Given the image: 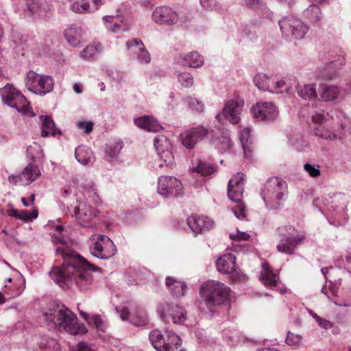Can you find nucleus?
I'll list each match as a JSON object with an SVG mask.
<instances>
[{
	"mask_svg": "<svg viewBox=\"0 0 351 351\" xmlns=\"http://www.w3.org/2000/svg\"><path fill=\"white\" fill-rule=\"evenodd\" d=\"M63 226L56 225L52 235L53 241L61 244L56 252L64 258L60 267H54L50 272L51 278L60 287L66 288L74 282L81 291L90 289L94 285L93 271L95 266L88 263L83 257L66 248V239L62 235Z\"/></svg>",
	"mask_w": 351,
	"mask_h": 351,
	"instance_id": "f257e3e1",
	"label": "nucleus"
},
{
	"mask_svg": "<svg viewBox=\"0 0 351 351\" xmlns=\"http://www.w3.org/2000/svg\"><path fill=\"white\" fill-rule=\"evenodd\" d=\"M311 125L315 136L326 141L342 138L349 132L344 125H335L330 114L322 108L313 109L311 112Z\"/></svg>",
	"mask_w": 351,
	"mask_h": 351,
	"instance_id": "f03ea898",
	"label": "nucleus"
},
{
	"mask_svg": "<svg viewBox=\"0 0 351 351\" xmlns=\"http://www.w3.org/2000/svg\"><path fill=\"white\" fill-rule=\"evenodd\" d=\"M44 320L52 326L71 335L85 333L86 330L77 322V317L69 308L55 302L51 304L43 314Z\"/></svg>",
	"mask_w": 351,
	"mask_h": 351,
	"instance_id": "7ed1b4c3",
	"label": "nucleus"
},
{
	"mask_svg": "<svg viewBox=\"0 0 351 351\" xmlns=\"http://www.w3.org/2000/svg\"><path fill=\"white\" fill-rule=\"evenodd\" d=\"M287 184L280 178L267 180L261 191V197L268 209H278L283 204L287 195Z\"/></svg>",
	"mask_w": 351,
	"mask_h": 351,
	"instance_id": "20e7f679",
	"label": "nucleus"
},
{
	"mask_svg": "<svg viewBox=\"0 0 351 351\" xmlns=\"http://www.w3.org/2000/svg\"><path fill=\"white\" fill-rule=\"evenodd\" d=\"M230 289L216 280H208L201 287L200 293L204 304L212 311V307L224 304L229 300Z\"/></svg>",
	"mask_w": 351,
	"mask_h": 351,
	"instance_id": "39448f33",
	"label": "nucleus"
},
{
	"mask_svg": "<svg viewBox=\"0 0 351 351\" xmlns=\"http://www.w3.org/2000/svg\"><path fill=\"white\" fill-rule=\"evenodd\" d=\"M277 232L280 238L276 245L278 251L290 255L294 253L298 245L302 243L305 238L291 226H280L277 229Z\"/></svg>",
	"mask_w": 351,
	"mask_h": 351,
	"instance_id": "423d86ee",
	"label": "nucleus"
},
{
	"mask_svg": "<svg viewBox=\"0 0 351 351\" xmlns=\"http://www.w3.org/2000/svg\"><path fill=\"white\" fill-rule=\"evenodd\" d=\"M2 100L11 108H16L21 114H27L31 111L29 102L22 93L12 85L7 84L1 90Z\"/></svg>",
	"mask_w": 351,
	"mask_h": 351,
	"instance_id": "0eeeda50",
	"label": "nucleus"
},
{
	"mask_svg": "<svg viewBox=\"0 0 351 351\" xmlns=\"http://www.w3.org/2000/svg\"><path fill=\"white\" fill-rule=\"evenodd\" d=\"M25 86L32 93L43 96L52 91L53 80L49 75H39L29 71L25 78Z\"/></svg>",
	"mask_w": 351,
	"mask_h": 351,
	"instance_id": "6e6552de",
	"label": "nucleus"
},
{
	"mask_svg": "<svg viewBox=\"0 0 351 351\" xmlns=\"http://www.w3.org/2000/svg\"><path fill=\"white\" fill-rule=\"evenodd\" d=\"M349 199L348 197L343 193H337L328 194L325 197H318L313 201L314 207L319 210L326 209L331 212L335 210L344 211L347 207Z\"/></svg>",
	"mask_w": 351,
	"mask_h": 351,
	"instance_id": "1a4fd4ad",
	"label": "nucleus"
},
{
	"mask_svg": "<svg viewBox=\"0 0 351 351\" xmlns=\"http://www.w3.org/2000/svg\"><path fill=\"white\" fill-rule=\"evenodd\" d=\"M278 23L282 34L287 38L302 39L308 30L306 24L293 16L285 17Z\"/></svg>",
	"mask_w": 351,
	"mask_h": 351,
	"instance_id": "9d476101",
	"label": "nucleus"
},
{
	"mask_svg": "<svg viewBox=\"0 0 351 351\" xmlns=\"http://www.w3.org/2000/svg\"><path fill=\"white\" fill-rule=\"evenodd\" d=\"M90 253L101 259H107L116 253L117 249L114 243L106 235L93 237L89 245Z\"/></svg>",
	"mask_w": 351,
	"mask_h": 351,
	"instance_id": "9b49d317",
	"label": "nucleus"
},
{
	"mask_svg": "<svg viewBox=\"0 0 351 351\" xmlns=\"http://www.w3.org/2000/svg\"><path fill=\"white\" fill-rule=\"evenodd\" d=\"M157 191L165 198L182 196L183 186L180 180L173 176H162L158 180Z\"/></svg>",
	"mask_w": 351,
	"mask_h": 351,
	"instance_id": "f8f14e48",
	"label": "nucleus"
},
{
	"mask_svg": "<svg viewBox=\"0 0 351 351\" xmlns=\"http://www.w3.org/2000/svg\"><path fill=\"white\" fill-rule=\"evenodd\" d=\"M243 107V102L242 101L236 99H230L225 103L222 112L217 114L215 119L221 122L223 118L232 124H238L241 119Z\"/></svg>",
	"mask_w": 351,
	"mask_h": 351,
	"instance_id": "ddd939ff",
	"label": "nucleus"
},
{
	"mask_svg": "<svg viewBox=\"0 0 351 351\" xmlns=\"http://www.w3.org/2000/svg\"><path fill=\"white\" fill-rule=\"evenodd\" d=\"M157 311L165 321L171 319L174 324H181L186 319L185 310L178 305L173 306L163 302L158 305Z\"/></svg>",
	"mask_w": 351,
	"mask_h": 351,
	"instance_id": "4468645a",
	"label": "nucleus"
},
{
	"mask_svg": "<svg viewBox=\"0 0 351 351\" xmlns=\"http://www.w3.org/2000/svg\"><path fill=\"white\" fill-rule=\"evenodd\" d=\"M69 212L81 226L85 227L90 226L91 221L98 215L96 209L84 202H80L78 206L71 208Z\"/></svg>",
	"mask_w": 351,
	"mask_h": 351,
	"instance_id": "2eb2a0df",
	"label": "nucleus"
},
{
	"mask_svg": "<svg viewBox=\"0 0 351 351\" xmlns=\"http://www.w3.org/2000/svg\"><path fill=\"white\" fill-rule=\"evenodd\" d=\"M154 147L160 159L167 167H171L174 163L173 145L171 141L164 135H158L154 141Z\"/></svg>",
	"mask_w": 351,
	"mask_h": 351,
	"instance_id": "dca6fc26",
	"label": "nucleus"
},
{
	"mask_svg": "<svg viewBox=\"0 0 351 351\" xmlns=\"http://www.w3.org/2000/svg\"><path fill=\"white\" fill-rule=\"evenodd\" d=\"M250 110L256 119L262 121H272L278 116L277 108L272 102H257Z\"/></svg>",
	"mask_w": 351,
	"mask_h": 351,
	"instance_id": "f3484780",
	"label": "nucleus"
},
{
	"mask_svg": "<svg viewBox=\"0 0 351 351\" xmlns=\"http://www.w3.org/2000/svg\"><path fill=\"white\" fill-rule=\"evenodd\" d=\"M208 129L198 125L190 128L180 134V140L182 145L189 149L193 148L198 141L203 139L208 134Z\"/></svg>",
	"mask_w": 351,
	"mask_h": 351,
	"instance_id": "a211bd4d",
	"label": "nucleus"
},
{
	"mask_svg": "<svg viewBox=\"0 0 351 351\" xmlns=\"http://www.w3.org/2000/svg\"><path fill=\"white\" fill-rule=\"evenodd\" d=\"M152 19L159 25H173L178 22L176 12L167 6L157 7L152 13Z\"/></svg>",
	"mask_w": 351,
	"mask_h": 351,
	"instance_id": "6ab92c4d",
	"label": "nucleus"
},
{
	"mask_svg": "<svg viewBox=\"0 0 351 351\" xmlns=\"http://www.w3.org/2000/svg\"><path fill=\"white\" fill-rule=\"evenodd\" d=\"M128 51L134 55L141 64H147L151 60L149 52L145 49L143 42L138 38H134L126 43Z\"/></svg>",
	"mask_w": 351,
	"mask_h": 351,
	"instance_id": "aec40b11",
	"label": "nucleus"
},
{
	"mask_svg": "<svg viewBox=\"0 0 351 351\" xmlns=\"http://www.w3.org/2000/svg\"><path fill=\"white\" fill-rule=\"evenodd\" d=\"M244 177L243 173H238L229 181L228 195L234 202H239L243 197Z\"/></svg>",
	"mask_w": 351,
	"mask_h": 351,
	"instance_id": "412c9836",
	"label": "nucleus"
},
{
	"mask_svg": "<svg viewBox=\"0 0 351 351\" xmlns=\"http://www.w3.org/2000/svg\"><path fill=\"white\" fill-rule=\"evenodd\" d=\"M106 28L113 33L125 32L129 29L127 19L122 15H108L103 18Z\"/></svg>",
	"mask_w": 351,
	"mask_h": 351,
	"instance_id": "4be33fe9",
	"label": "nucleus"
},
{
	"mask_svg": "<svg viewBox=\"0 0 351 351\" xmlns=\"http://www.w3.org/2000/svg\"><path fill=\"white\" fill-rule=\"evenodd\" d=\"M187 224L195 235L213 227L214 222L207 217L192 215L187 219Z\"/></svg>",
	"mask_w": 351,
	"mask_h": 351,
	"instance_id": "5701e85b",
	"label": "nucleus"
},
{
	"mask_svg": "<svg viewBox=\"0 0 351 351\" xmlns=\"http://www.w3.org/2000/svg\"><path fill=\"white\" fill-rule=\"evenodd\" d=\"M341 95V89L336 85L321 83L318 88V100L324 102H334Z\"/></svg>",
	"mask_w": 351,
	"mask_h": 351,
	"instance_id": "b1692460",
	"label": "nucleus"
},
{
	"mask_svg": "<svg viewBox=\"0 0 351 351\" xmlns=\"http://www.w3.org/2000/svg\"><path fill=\"white\" fill-rule=\"evenodd\" d=\"M149 341L154 348L158 351H171L172 346L170 343L166 342V336L161 332L155 329L150 332L149 335Z\"/></svg>",
	"mask_w": 351,
	"mask_h": 351,
	"instance_id": "393cba45",
	"label": "nucleus"
},
{
	"mask_svg": "<svg viewBox=\"0 0 351 351\" xmlns=\"http://www.w3.org/2000/svg\"><path fill=\"white\" fill-rule=\"evenodd\" d=\"M296 85H298V80L294 77L274 80V88L272 93H282L285 92L292 93Z\"/></svg>",
	"mask_w": 351,
	"mask_h": 351,
	"instance_id": "a878e982",
	"label": "nucleus"
},
{
	"mask_svg": "<svg viewBox=\"0 0 351 351\" xmlns=\"http://www.w3.org/2000/svg\"><path fill=\"white\" fill-rule=\"evenodd\" d=\"M236 257L229 253L219 257L216 262L217 270L221 273L230 274L235 271Z\"/></svg>",
	"mask_w": 351,
	"mask_h": 351,
	"instance_id": "bb28decb",
	"label": "nucleus"
},
{
	"mask_svg": "<svg viewBox=\"0 0 351 351\" xmlns=\"http://www.w3.org/2000/svg\"><path fill=\"white\" fill-rule=\"evenodd\" d=\"M22 185L27 186L36 180L41 173L36 165L29 163L21 171Z\"/></svg>",
	"mask_w": 351,
	"mask_h": 351,
	"instance_id": "cd10ccee",
	"label": "nucleus"
},
{
	"mask_svg": "<svg viewBox=\"0 0 351 351\" xmlns=\"http://www.w3.org/2000/svg\"><path fill=\"white\" fill-rule=\"evenodd\" d=\"M134 123L138 128L152 132H159L160 125L151 116H143L134 119Z\"/></svg>",
	"mask_w": 351,
	"mask_h": 351,
	"instance_id": "c85d7f7f",
	"label": "nucleus"
},
{
	"mask_svg": "<svg viewBox=\"0 0 351 351\" xmlns=\"http://www.w3.org/2000/svg\"><path fill=\"white\" fill-rule=\"evenodd\" d=\"M295 89L298 95L305 100H318V91H317L315 84H308L304 85H296Z\"/></svg>",
	"mask_w": 351,
	"mask_h": 351,
	"instance_id": "c756f323",
	"label": "nucleus"
},
{
	"mask_svg": "<svg viewBox=\"0 0 351 351\" xmlns=\"http://www.w3.org/2000/svg\"><path fill=\"white\" fill-rule=\"evenodd\" d=\"M178 62L184 66L198 68L203 65L204 60L197 51H191L181 56Z\"/></svg>",
	"mask_w": 351,
	"mask_h": 351,
	"instance_id": "7c9ffc66",
	"label": "nucleus"
},
{
	"mask_svg": "<svg viewBox=\"0 0 351 351\" xmlns=\"http://www.w3.org/2000/svg\"><path fill=\"white\" fill-rule=\"evenodd\" d=\"M345 64L344 59H339V62L334 61L327 64L320 71L319 77L326 80H331L335 78L339 74V70L336 68L337 65Z\"/></svg>",
	"mask_w": 351,
	"mask_h": 351,
	"instance_id": "2f4dec72",
	"label": "nucleus"
},
{
	"mask_svg": "<svg viewBox=\"0 0 351 351\" xmlns=\"http://www.w3.org/2000/svg\"><path fill=\"white\" fill-rule=\"evenodd\" d=\"M166 286L170 291L171 295L176 298L184 295L186 291V286L184 282L171 277L166 278Z\"/></svg>",
	"mask_w": 351,
	"mask_h": 351,
	"instance_id": "473e14b6",
	"label": "nucleus"
},
{
	"mask_svg": "<svg viewBox=\"0 0 351 351\" xmlns=\"http://www.w3.org/2000/svg\"><path fill=\"white\" fill-rule=\"evenodd\" d=\"M41 136L47 137L49 135L60 134V131L56 128L53 119L49 116H41Z\"/></svg>",
	"mask_w": 351,
	"mask_h": 351,
	"instance_id": "72a5a7b5",
	"label": "nucleus"
},
{
	"mask_svg": "<svg viewBox=\"0 0 351 351\" xmlns=\"http://www.w3.org/2000/svg\"><path fill=\"white\" fill-rule=\"evenodd\" d=\"M254 83L259 90L272 93L274 88V80L265 73H258L254 77Z\"/></svg>",
	"mask_w": 351,
	"mask_h": 351,
	"instance_id": "f704fd0d",
	"label": "nucleus"
},
{
	"mask_svg": "<svg viewBox=\"0 0 351 351\" xmlns=\"http://www.w3.org/2000/svg\"><path fill=\"white\" fill-rule=\"evenodd\" d=\"M75 156L77 160L83 165L91 164L94 160L92 151L85 146L77 147L75 152Z\"/></svg>",
	"mask_w": 351,
	"mask_h": 351,
	"instance_id": "c9c22d12",
	"label": "nucleus"
},
{
	"mask_svg": "<svg viewBox=\"0 0 351 351\" xmlns=\"http://www.w3.org/2000/svg\"><path fill=\"white\" fill-rule=\"evenodd\" d=\"M83 32L80 27L71 26L65 29L64 36L71 46L76 47L80 43Z\"/></svg>",
	"mask_w": 351,
	"mask_h": 351,
	"instance_id": "e433bc0d",
	"label": "nucleus"
},
{
	"mask_svg": "<svg viewBox=\"0 0 351 351\" xmlns=\"http://www.w3.org/2000/svg\"><path fill=\"white\" fill-rule=\"evenodd\" d=\"M260 279L265 285L273 287L277 285L276 275L267 263L262 264Z\"/></svg>",
	"mask_w": 351,
	"mask_h": 351,
	"instance_id": "4c0bfd02",
	"label": "nucleus"
},
{
	"mask_svg": "<svg viewBox=\"0 0 351 351\" xmlns=\"http://www.w3.org/2000/svg\"><path fill=\"white\" fill-rule=\"evenodd\" d=\"M303 15L306 19L313 24L319 23L322 19L320 8L314 3L304 11Z\"/></svg>",
	"mask_w": 351,
	"mask_h": 351,
	"instance_id": "58836bf2",
	"label": "nucleus"
},
{
	"mask_svg": "<svg viewBox=\"0 0 351 351\" xmlns=\"http://www.w3.org/2000/svg\"><path fill=\"white\" fill-rule=\"evenodd\" d=\"M215 171V169L213 165L204 160L197 161V163L193 165L191 167L192 173H197L204 177L211 175Z\"/></svg>",
	"mask_w": 351,
	"mask_h": 351,
	"instance_id": "ea45409f",
	"label": "nucleus"
},
{
	"mask_svg": "<svg viewBox=\"0 0 351 351\" xmlns=\"http://www.w3.org/2000/svg\"><path fill=\"white\" fill-rule=\"evenodd\" d=\"M130 322L136 326H143L148 324L149 319L146 311L138 308L132 313Z\"/></svg>",
	"mask_w": 351,
	"mask_h": 351,
	"instance_id": "a19ab883",
	"label": "nucleus"
},
{
	"mask_svg": "<svg viewBox=\"0 0 351 351\" xmlns=\"http://www.w3.org/2000/svg\"><path fill=\"white\" fill-rule=\"evenodd\" d=\"M82 193L86 198L89 199L93 203H99V198L97 193V189L93 182L90 181L84 184Z\"/></svg>",
	"mask_w": 351,
	"mask_h": 351,
	"instance_id": "79ce46f5",
	"label": "nucleus"
},
{
	"mask_svg": "<svg viewBox=\"0 0 351 351\" xmlns=\"http://www.w3.org/2000/svg\"><path fill=\"white\" fill-rule=\"evenodd\" d=\"M102 49V46L100 43H95L86 46L84 50L80 53V57L84 59H90L95 56Z\"/></svg>",
	"mask_w": 351,
	"mask_h": 351,
	"instance_id": "37998d69",
	"label": "nucleus"
},
{
	"mask_svg": "<svg viewBox=\"0 0 351 351\" xmlns=\"http://www.w3.org/2000/svg\"><path fill=\"white\" fill-rule=\"evenodd\" d=\"M184 101L191 110L202 112L204 110V103L196 97L188 96L184 99Z\"/></svg>",
	"mask_w": 351,
	"mask_h": 351,
	"instance_id": "c03bdc74",
	"label": "nucleus"
},
{
	"mask_svg": "<svg viewBox=\"0 0 351 351\" xmlns=\"http://www.w3.org/2000/svg\"><path fill=\"white\" fill-rule=\"evenodd\" d=\"M70 8L75 13L90 12V4L86 0H74L71 3Z\"/></svg>",
	"mask_w": 351,
	"mask_h": 351,
	"instance_id": "a18cd8bd",
	"label": "nucleus"
},
{
	"mask_svg": "<svg viewBox=\"0 0 351 351\" xmlns=\"http://www.w3.org/2000/svg\"><path fill=\"white\" fill-rule=\"evenodd\" d=\"M27 154L29 156L33 161L39 160L43 158V150L41 147L36 143H34L27 148Z\"/></svg>",
	"mask_w": 351,
	"mask_h": 351,
	"instance_id": "49530a36",
	"label": "nucleus"
},
{
	"mask_svg": "<svg viewBox=\"0 0 351 351\" xmlns=\"http://www.w3.org/2000/svg\"><path fill=\"white\" fill-rule=\"evenodd\" d=\"M199 3L204 10L218 12L222 10V7L217 0H200Z\"/></svg>",
	"mask_w": 351,
	"mask_h": 351,
	"instance_id": "de8ad7c7",
	"label": "nucleus"
},
{
	"mask_svg": "<svg viewBox=\"0 0 351 351\" xmlns=\"http://www.w3.org/2000/svg\"><path fill=\"white\" fill-rule=\"evenodd\" d=\"M123 148L122 142H114L107 145L106 149V154L111 158L117 157Z\"/></svg>",
	"mask_w": 351,
	"mask_h": 351,
	"instance_id": "09e8293b",
	"label": "nucleus"
},
{
	"mask_svg": "<svg viewBox=\"0 0 351 351\" xmlns=\"http://www.w3.org/2000/svg\"><path fill=\"white\" fill-rule=\"evenodd\" d=\"M166 342H169L171 346H173L171 351H174L175 350L178 349L179 346H180L182 340L180 337L175 332L172 331H167Z\"/></svg>",
	"mask_w": 351,
	"mask_h": 351,
	"instance_id": "8fccbe9b",
	"label": "nucleus"
},
{
	"mask_svg": "<svg viewBox=\"0 0 351 351\" xmlns=\"http://www.w3.org/2000/svg\"><path fill=\"white\" fill-rule=\"evenodd\" d=\"M89 323H92L99 330L104 332L108 327L106 322L98 315H92Z\"/></svg>",
	"mask_w": 351,
	"mask_h": 351,
	"instance_id": "3c124183",
	"label": "nucleus"
},
{
	"mask_svg": "<svg viewBox=\"0 0 351 351\" xmlns=\"http://www.w3.org/2000/svg\"><path fill=\"white\" fill-rule=\"evenodd\" d=\"M178 80L180 84L185 88H190L193 84V77L189 73H180L178 75Z\"/></svg>",
	"mask_w": 351,
	"mask_h": 351,
	"instance_id": "603ef678",
	"label": "nucleus"
},
{
	"mask_svg": "<svg viewBox=\"0 0 351 351\" xmlns=\"http://www.w3.org/2000/svg\"><path fill=\"white\" fill-rule=\"evenodd\" d=\"M291 144L298 151H301L307 145L306 141L300 134H298L295 137L289 138Z\"/></svg>",
	"mask_w": 351,
	"mask_h": 351,
	"instance_id": "864d4df0",
	"label": "nucleus"
},
{
	"mask_svg": "<svg viewBox=\"0 0 351 351\" xmlns=\"http://www.w3.org/2000/svg\"><path fill=\"white\" fill-rule=\"evenodd\" d=\"M19 216L18 219H20L24 221H32L37 218L38 213L36 209H33L31 211H28L26 210H23L19 211Z\"/></svg>",
	"mask_w": 351,
	"mask_h": 351,
	"instance_id": "5fc2aeb1",
	"label": "nucleus"
},
{
	"mask_svg": "<svg viewBox=\"0 0 351 351\" xmlns=\"http://www.w3.org/2000/svg\"><path fill=\"white\" fill-rule=\"evenodd\" d=\"M250 129L249 128H243L240 132V141L241 142L244 154L247 155V144L250 134Z\"/></svg>",
	"mask_w": 351,
	"mask_h": 351,
	"instance_id": "6e6d98bb",
	"label": "nucleus"
},
{
	"mask_svg": "<svg viewBox=\"0 0 351 351\" xmlns=\"http://www.w3.org/2000/svg\"><path fill=\"white\" fill-rule=\"evenodd\" d=\"M237 204L233 208V212L235 217L239 219L245 218V206L241 201L237 202Z\"/></svg>",
	"mask_w": 351,
	"mask_h": 351,
	"instance_id": "4d7b16f0",
	"label": "nucleus"
},
{
	"mask_svg": "<svg viewBox=\"0 0 351 351\" xmlns=\"http://www.w3.org/2000/svg\"><path fill=\"white\" fill-rule=\"evenodd\" d=\"M305 171L312 178H317L320 175L319 166H315L309 163H306L304 166Z\"/></svg>",
	"mask_w": 351,
	"mask_h": 351,
	"instance_id": "13d9d810",
	"label": "nucleus"
},
{
	"mask_svg": "<svg viewBox=\"0 0 351 351\" xmlns=\"http://www.w3.org/2000/svg\"><path fill=\"white\" fill-rule=\"evenodd\" d=\"M301 340L302 337L300 335H296L291 332H287L286 343L289 346H298Z\"/></svg>",
	"mask_w": 351,
	"mask_h": 351,
	"instance_id": "bf43d9fd",
	"label": "nucleus"
},
{
	"mask_svg": "<svg viewBox=\"0 0 351 351\" xmlns=\"http://www.w3.org/2000/svg\"><path fill=\"white\" fill-rule=\"evenodd\" d=\"M312 316L322 328L328 330L332 328L333 323L332 322L323 319L315 313L312 314Z\"/></svg>",
	"mask_w": 351,
	"mask_h": 351,
	"instance_id": "052dcab7",
	"label": "nucleus"
},
{
	"mask_svg": "<svg viewBox=\"0 0 351 351\" xmlns=\"http://www.w3.org/2000/svg\"><path fill=\"white\" fill-rule=\"evenodd\" d=\"M42 351H60V345L55 339H49L47 341L46 344L42 347Z\"/></svg>",
	"mask_w": 351,
	"mask_h": 351,
	"instance_id": "680f3d73",
	"label": "nucleus"
},
{
	"mask_svg": "<svg viewBox=\"0 0 351 351\" xmlns=\"http://www.w3.org/2000/svg\"><path fill=\"white\" fill-rule=\"evenodd\" d=\"M230 238L236 241H247L250 238V234L245 232L237 230L236 232L230 234Z\"/></svg>",
	"mask_w": 351,
	"mask_h": 351,
	"instance_id": "e2e57ef3",
	"label": "nucleus"
},
{
	"mask_svg": "<svg viewBox=\"0 0 351 351\" xmlns=\"http://www.w3.org/2000/svg\"><path fill=\"white\" fill-rule=\"evenodd\" d=\"M245 5L251 8L256 10H264L265 5L261 0H245Z\"/></svg>",
	"mask_w": 351,
	"mask_h": 351,
	"instance_id": "0e129e2a",
	"label": "nucleus"
},
{
	"mask_svg": "<svg viewBox=\"0 0 351 351\" xmlns=\"http://www.w3.org/2000/svg\"><path fill=\"white\" fill-rule=\"evenodd\" d=\"M77 127L82 130L86 134H89L93 128V123L91 121H80L76 124Z\"/></svg>",
	"mask_w": 351,
	"mask_h": 351,
	"instance_id": "69168bd1",
	"label": "nucleus"
},
{
	"mask_svg": "<svg viewBox=\"0 0 351 351\" xmlns=\"http://www.w3.org/2000/svg\"><path fill=\"white\" fill-rule=\"evenodd\" d=\"M27 8H28L29 11L32 14L36 13L38 11L39 8H40L38 2L34 1L33 0H29L27 2Z\"/></svg>",
	"mask_w": 351,
	"mask_h": 351,
	"instance_id": "338daca9",
	"label": "nucleus"
},
{
	"mask_svg": "<svg viewBox=\"0 0 351 351\" xmlns=\"http://www.w3.org/2000/svg\"><path fill=\"white\" fill-rule=\"evenodd\" d=\"M8 181L10 184L16 185L17 184H22V175L21 173L17 176L11 175L8 177Z\"/></svg>",
	"mask_w": 351,
	"mask_h": 351,
	"instance_id": "774afa93",
	"label": "nucleus"
}]
</instances>
